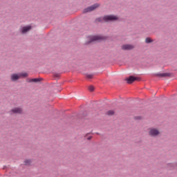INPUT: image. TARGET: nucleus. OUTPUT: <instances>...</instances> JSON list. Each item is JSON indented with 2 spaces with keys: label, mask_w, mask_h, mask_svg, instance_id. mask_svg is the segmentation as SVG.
<instances>
[{
  "label": "nucleus",
  "mask_w": 177,
  "mask_h": 177,
  "mask_svg": "<svg viewBox=\"0 0 177 177\" xmlns=\"http://www.w3.org/2000/svg\"><path fill=\"white\" fill-rule=\"evenodd\" d=\"M30 30H31V26H24L21 29V32L22 34H26V32H28V31H30Z\"/></svg>",
  "instance_id": "nucleus-9"
},
{
  "label": "nucleus",
  "mask_w": 177,
  "mask_h": 177,
  "mask_svg": "<svg viewBox=\"0 0 177 177\" xmlns=\"http://www.w3.org/2000/svg\"><path fill=\"white\" fill-rule=\"evenodd\" d=\"M88 90L90 91V92H93V91H95V87L93 86H89Z\"/></svg>",
  "instance_id": "nucleus-17"
},
{
  "label": "nucleus",
  "mask_w": 177,
  "mask_h": 177,
  "mask_svg": "<svg viewBox=\"0 0 177 177\" xmlns=\"http://www.w3.org/2000/svg\"><path fill=\"white\" fill-rule=\"evenodd\" d=\"M27 77H28V73H13L11 75V80L15 82L20 80V78H26Z\"/></svg>",
  "instance_id": "nucleus-3"
},
{
  "label": "nucleus",
  "mask_w": 177,
  "mask_h": 177,
  "mask_svg": "<svg viewBox=\"0 0 177 177\" xmlns=\"http://www.w3.org/2000/svg\"><path fill=\"white\" fill-rule=\"evenodd\" d=\"M96 8H99V4L96 3L90 7H88L83 10V13H88V12H92V10H95Z\"/></svg>",
  "instance_id": "nucleus-5"
},
{
  "label": "nucleus",
  "mask_w": 177,
  "mask_h": 177,
  "mask_svg": "<svg viewBox=\"0 0 177 177\" xmlns=\"http://www.w3.org/2000/svg\"><path fill=\"white\" fill-rule=\"evenodd\" d=\"M25 165H30L31 164L30 160H26L24 161Z\"/></svg>",
  "instance_id": "nucleus-16"
},
{
  "label": "nucleus",
  "mask_w": 177,
  "mask_h": 177,
  "mask_svg": "<svg viewBox=\"0 0 177 177\" xmlns=\"http://www.w3.org/2000/svg\"><path fill=\"white\" fill-rule=\"evenodd\" d=\"M145 42H146V44H151V42H153V39H151L149 37H147L145 39Z\"/></svg>",
  "instance_id": "nucleus-13"
},
{
  "label": "nucleus",
  "mask_w": 177,
  "mask_h": 177,
  "mask_svg": "<svg viewBox=\"0 0 177 177\" xmlns=\"http://www.w3.org/2000/svg\"><path fill=\"white\" fill-rule=\"evenodd\" d=\"M138 80V77H133V76H130L129 77L126 78V81L127 84H132L133 82H135Z\"/></svg>",
  "instance_id": "nucleus-8"
},
{
  "label": "nucleus",
  "mask_w": 177,
  "mask_h": 177,
  "mask_svg": "<svg viewBox=\"0 0 177 177\" xmlns=\"http://www.w3.org/2000/svg\"><path fill=\"white\" fill-rule=\"evenodd\" d=\"M11 114H23V109L20 107L13 108L10 111Z\"/></svg>",
  "instance_id": "nucleus-6"
},
{
  "label": "nucleus",
  "mask_w": 177,
  "mask_h": 177,
  "mask_svg": "<svg viewBox=\"0 0 177 177\" xmlns=\"http://www.w3.org/2000/svg\"><path fill=\"white\" fill-rule=\"evenodd\" d=\"M87 139H88V140H91L92 139V137H91V136L88 137Z\"/></svg>",
  "instance_id": "nucleus-18"
},
{
  "label": "nucleus",
  "mask_w": 177,
  "mask_h": 177,
  "mask_svg": "<svg viewBox=\"0 0 177 177\" xmlns=\"http://www.w3.org/2000/svg\"><path fill=\"white\" fill-rule=\"evenodd\" d=\"M86 77L88 80H92V78H93V74H86Z\"/></svg>",
  "instance_id": "nucleus-14"
},
{
  "label": "nucleus",
  "mask_w": 177,
  "mask_h": 177,
  "mask_svg": "<svg viewBox=\"0 0 177 177\" xmlns=\"http://www.w3.org/2000/svg\"><path fill=\"white\" fill-rule=\"evenodd\" d=\"M106 114L107 115H113L114 114V111H108Z\"/></svg>",
  "instance_id": "nucleus-15"
},
{
  "label": "nucleus",
  "mask_w": 177,
  "mask_h": 177,
  "mask_svg": "<svg viewBox=\"0 0 177 177\" xmlns=\"http://www.w3.org/2000/svg\"><path fill=\"white\" fill-rule=\"evenodd\" d=\"M158 77H168V75H169V74L168 73H158L157 74Z\"/></svg>",
  "instance_id": "nucleus-12"
},
{
  "label": "nucleus",
  "mask_w": 177,
  "mask_h": 177,
  "mask_svg": "<svg viewBox=\"0 0 177 177\" xmlns=\"http://www.w3.org/2000/svg\"><path fill=\"white\" fill-rule=\"evenodd\" d=\"M134 46L131 44H124L122 46V49L123 50H131L133 49Z\"/></svg>",
  "instance_id": "nucleus-7"
},
{
  "label": "nucleus",
  "mask_w": 177,
  "mask_h": 177,
  "mask_svg": "<svg viewBox=\"0 0 177 177\" xmlns=\"http://www.w3.org/2000/svg\"><path fill=\"white\" fill-rule=\"evenodd\" d=\"M103 39H105V38L102 35L88 36L87 37V41L86 42V44L89 45V44H92V42L103 41Z\"/></svg>",
  "instance_id": "nucleus-1"
},
{
  "label": "nucleus",
  "mask_w": 177,
  "mask_h": 177,
  "mask_svg": "<svg viewBox=\"0 0 177 177\" xmlns=\"http://www.w3.org/2000/svg\"><path fill=\"white\" fill-rule=\"evenodd\" d=\"M41 81V79L39 78H35V79H27L26 82H39Z\"/></svg>",
  "instance_id": "nucleus-10"
},
{
  "label": "nucleus",
  "mask_w": 177,
  "mask_h": 177,
  "mask_svg": "<svg viewBox=\"0 0 177 177\" xmlns=\"http://www.w3.org/2000/svg\"><path fill=\"white\" fill-rule=\"evenodd\" d=\"M118 17L115 15H106L103 18H97L96 21H115Z\"/></svg>",
  "instance_id": "nucleus-2"
},
{
  "label": "nucleus",
  "mask_w": 177,
  "mask_h": 177,
  "mask_svg": "<svg viewBox=\"0 0 177 177\" xmlns=\"http://www.w3.org/2000/svg\"><path fill=\"white\" fill-rule=\"evenodd\" d=\"M148 133L149 136H152L153 138H156V136H158L160 134V130L156 128H150L149 129Z\"/></svg>",
  "instance_id": "nucleus-4"
},
{
  "label": "nucleus",
  "mask_w": 177,
  "mask_h": 177,
  "mask_svg": "<svg viewBox=\"0 0 177 177\" xmlns=\"http://www.w3.org/2000/svg\"><path fill=\"white\" fill-rule=\"evenodd\" d=\"M175 167H177V162L176 164L169 163L168 165V167L170 168V169H175Z\"/></svg>",
  "instance_id": "nucleus-11"
}]
</instances>
